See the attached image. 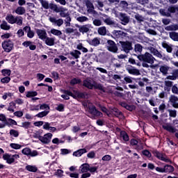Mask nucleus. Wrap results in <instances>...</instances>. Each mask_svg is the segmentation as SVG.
Returning <instances> with one entry per match:
<instances>
[{
  "mask_svg": "<svg viewBox=\"0 0 178 178\" xmlns=\"http://www.w3.org/2000/svg\"><path fill=\"white\" fill-rule=\"evenodd\" d=\"M83 106L88 108V112L92 115L93 118H102V116H104V114H102L101 111L97 110V108H95V106L92 105V104L83 103Z\"/></svg>",
  "mask_w": 178,
  "mask_h": 178,
  "instance_id": "nucleus-1",
  "label": "nucleus"
},
{
  "mask_svg": "<svg viewBox=\"0 0 178 178\" xmlns=\"http://www.w3.org/2000/svg\"><path fill=\"white\" fill-rule=\"evenodd\" d=\"M61 97L64 99H69V97H72L75 99L77 98H86L87 95L86 93L80 92L77 90H74V94L70 91H66L65 95H62Z\"/></svg>",
  "mask_w": 178,
  "mask_h": 178,
  "instance_id": "nucleus-2",
  "label": "nucleus"
},
{
  "mask_svg": "<svg viewBox=\"0 0 178 178\" xmlns=\"http://www.w3.org/2000/svg\"><path fill=\"white\" fill-rule=\"evenodd\" d=\"M140 60H143V62H146L147 63H149L150 65H154V63L156 59L154 58L151 55V54L146 52L145 54L138 56Z\"/></svg>",
  "mask_w": 178,
  "mask_h": 178,
  "instance_id": "nucleus-3",
  "label": "nucleus"
},
{
  "mask_svg": "<svg viewBox=\"0 0 178 178\" xmlns=\"http://www.w3.org/2000/svg\"><path fill=\"white\" fill-rule=\"evenodd\" d=\"M20 156L19 154H5L3 155V159L6 161L9 165H12L15 161L19 159Z\"/></svg>",
  "mask_w": 178,
  "mask_h": 178,
  "instance_id": "nucleus-4",
  "label": "nucleus"
},
{
  "mask_svg": "<svg viewBox=\"0 0 178 178\" xmlns=\"http://www.w3.org/2000/svg\"><path fill=\"white\" fill-rule=\"evenodd\" d=\"M2 47L5 52H10L13 49V42L10 40L4 41L2 43Z\"/></svg>",
  "mask_w": 178,
  "mask_h": 178,
  "instance_id": "nucleus-5",
  "label": "nucleus"
},
{
  "mask_svg": "<svg viewBox=\"0 0 178 178\" xmlns=\"http://www.w3.org/2000/svg\"><path fill=\"white\" fill-rule=\"evenodd\" d=\"M22 154H23L24 155H26V156H37V155H38L37 151H31V149L29 147L24 148L22 150Z\"/></svg>",
  "mask_w": 178,
  "mask_h": 178,
  "instance_id": "nucleus-6",
  "label": "nucleus"
},
{
  "mask_svg": "<svg viewBox=\"0 0 178 178\" xmlns=\"http://www.w3.org/2000/svg\"><path fill=\"white\" fill-rule=\"evenodd\" d=\"M107 49H108L110 52H113L114 54H116L118 52V47H116V44H115V42L112 40H108L107 44Z\"/></svg>",
  "mask_w": 178,
  "mask_h": 178,
  "instance_id": "nucleus-7",
  "label": "nucleus"
},
{
  "mask_svg": "<svg viewBox=\"0 0 178 178\" xmlns=\"http://www.w3.org/2000/svg\"><path fill=\"white\" fill-rule=\"evenodd\" d=\"M51 140H52V134L48 133L44 134L43 136H41L40 141L43 144H49V143H51Z\"/></svg>",
  "mask_w": 178,
  "mask_h": 178,
  "instance_id": "nucleus-8",
  "label": "nucleus"
},
{
  "mask_svg": "<svg viewBox=\"0 0 178 178\" xmlns=\"http://www.w3.org/2000/svg\"><path fill=\"white\" fill-rule=\"evenodd\" d=\"M115 16L117 17H119L120 20L121 21L122 24H123L124 26H126V24H127V23H129V17H127V15H126V14L121 13H120L119 15H118V14H115Z\"/></svg>",
  "mask_w": 178,
  "mask_h": 178,
  "instance_id": "nucleus-9",
  "label": "nucleus"
},
{
  "mask_svg": "<svg viewBox=\"0 0 178 178\" xmlns=\"http://www.w3.org/2000/svg\"><path fill=\"white\" fill-rule=\"evenodd\" d=\"M49 20L54 26H58V27H60V26H62V24H63V19H56V18H55V17H49Z\"/></svg>",
  "mask_w": 178,
  "mask_h": 178,
  "instance_id": "nucleus-10",
  "label": "nucleus"
},
{
  "mask_svg": "<svg viewBox=\"0 0 178 178\" xmlns=\"http://www.w3.org/2000/svg\"><path fill=\"white\" fill-rule=\"evenodd\" d=\"M122 48L124 52L128 53L129 51H131L133 49V47H131V44L130 42H122Z\"/></svg>",
  "mask_w": 178,
  "mask_h": 178,
  "instance_id": "nucleus-11",
  "label": "nucleus"
},
{
  "mask_svg": "<svg viewBox=\"0 0 178 178\" xmlns=\"http://www.w3.org/2000/svg\"><path fill=\"white\" fill-rule=\"evenodd\" d=\"M154 155L156 156V158H158V159H160V161H163V162H169V159L166 157V155L160 153L159 152H155Z\"/></svg>",
  "mask_w": 178,
  "mask_h": 178,
  "instance_id": "nucleus-12",
  "label": "nucleus"
},
{
  "mask_svg": "<svg viewBox=\"0 0 178 178\" xmlns=\"http://www.w3.org/2000/svg\"><path fill=\"white\" fill-rule=\"evenodd\" d=\"M87 42H88V44L92 47H98V45L101 44V39L99 38H95L92 40H87Z\"/></svg>",
  "mask_w": 178,
  "mask_h": 178,
  "instance_id": "nucleus-13",
  "label": "nucleus"
},
{
  "mask_svg": "<svg viewBox=\"0 0 178 178\" xmlns=\"http://www.w3.org/2000/svg\"><path fill=\"white\" fill-rule=\"evenodd\" d=\"M90 29H91V25L86 24L79 26V33H82V34H84L86 33H88L90 31Z\"/></svg>",
  "mask_w": 178,
  "mask_h": 178,
  "instance_id": "nucleus-14",
  "label": "nucleus"
},
{
  "mask_svg": "<svg viewBox=\"0 0 178 178\" xmlns=\"http://www.w3.org/2000/svg\"><path fill=\"white\" fill-rule=\"evenodd\" d=\"M36 33L38 34L39 38L40 40H42V41H44V40H45L47 38V31H45V30H42V29H38L36 31Z\"/></svg>",
  "mask_w": 178,
  "mask_h": 178,
  "instance_id": "nucleus-15",
  "label": "nucleus"
},
{
  "mask_svg": "<svg viewBox=\"0 0 178 178\" xmlns=\"http://www.w3.org/2000/svg\"><path fill=\"white\" fill-rule=\"evenodd\" d=\"M44 41L46 45H48L49 47H54V45H55V38H49L47 36Z\"/></svg>",
  "mask_w": 178,
  "mask_h": 178,
  "instance_id": "nucleus-16",
  "label": "nucleus"
},
{
  "mask_svg": "<svg viewBox=\"0 0 178 178\" xmlns=\"http://www.w3.org/2000/svg\"><path fill=\"white\" fill-rule=\"evenodd\" d=\"M170 102H171L174 108H178V97L175 95H171L169 98Z\"/></svg>",
  "mask_w": 178,
  "mask_h": 178,
  "instance_id": "nucleus-17",
  "label": "nucleus"
},
{
  "mask_svg": "<svg viewBox=\"0 0 178 178\" xmlns=\"http://www.w3.org/2000/svg\"><path fill=\"white\" fill-rule=\"evenodd\" d=\"M59 12L60 16L61 17H69V13L67 12V9L63 7H60L59 8Z\"/></svg>",
  "mask_w": 178,
  "mask_h": 178,
  "instance_id": "nucleus-18",
  "label": "nucleus"
},
{
  "mask_svg": "<svg viewBox=\"0 0 178 178\" xmlns=\"http://www.w3.org/2000/svg\"><path fill=\"white\" fill-rule=\"evenodd\" d=\"M90 165L88 163H83L79 167L81 173H86L89 171Z\"/></svg>",
  "mask_w": 178,
  "mask_h": 178,
  "instance_id": "nucleus-19",
  "label": "nucleus"
},
{
  "mask_svg": "<svg viewBox=\"0 0 178 178\" xmlns=\"http://www.w3.org/2000/svg\"><path fill=\"white\" fill-rule=\"evenodd\" d=\"M83 86L84 87H86L87 88H89L90 90H92L94 88V82L92 83L91 80L86 79L83 81Z\"/></svg>",
  "mask_w": 178,
  "mask_h": 178,
  "instance_id": "nucleus-20",
  "label": "nucleus"
},
{
  "mask_svg": "<svg viewBox=\"0 0 178 178\" xmlns=\"http://www.w3.org/2000/svg\"><path fill=\"white\" fill-rule=\"evenodd\" d=\"M24 30L27 33V37H29V38H33V37H34V32L31 31L30 26H25Z\"/></svg>",
  "mask_w": 178,
  "mask_h": 178,
  "instance_id": "nucleus-21",
  "label": "nucleus"
},
{
  "mask_svg": "<svg viewBox=\"0 0 178 178\" xmlns=\"http://www.w3.org/2000/svg\"><path fill=\"white\" fill-rule=\"evenodd\" d=\"M162 47L163 48H164L165 49H166L167 52H172V44L166 42H162Z\"/></svg>",
  "mask_w": 178,
  "mask_h": 178,
  "instance_id": "nucleus-22",
  "label": "nucleus"
},
{
  "mask_svg": "<svg viewBox=\"0 0 178 178\" xmlns=\"http://www.w3.org/2000/svg\"><path fill=\"white\" fill-rule=\"evenodd\" d=\"M16 17L12 15H8L6 17V20L10 23V24H15L16 23Z\"/></svg>",
  "mask_w": 178,
  "mask_h": 178,
  "instance_id": "nucleus-23",
  "label": "nucleus"
},
{
  "mask_svg": "<svg viewBox=\"0 0 178 178\" xmlns=\"http://www.w3.org/2000/svg\"><path fill=\"white\" fill-rule=\"evenodd\" d=\"M86 153H87V149H80L74 152L73 153V156H74L79 157V156H81V155H83V154H86Z\"/></svg>",
  "mask_w": 178,
  "mask_h": 178,
  "instance_id": "nucleus-24",
  "label": "nucleus"
},
{
  "mask_svg": "<svg viewBox=\"0 0 178 178\" xmlns=\"http://www.w3.org/2000/svg\"><path fill=\"white\" fill-rule=\"evenodd\" d=\"M149 49L151 54H153L154 56H157V58H162V54H161V53H159V51L156 50L155 48L149 47Z\"/></svg>",
  "mask_w": 178,
  "mask_h": 178,
  "instance_id": "nucleus-25",
  "label": "nucleus"
},
{
  "mask_svg": "<svg viewBox=\"0 0 178 178\" xmlns=\"http://www.w3.org/2000/svg\"><path fill=\"white\" fill-rule=\"evenodd\" d=\"M163 128L165 130H167V131H170V133H175L176 131V129L169 124H166L165 125H163Z\"/></svg>",
  "mask_w": 178,
  "mask_h": 178,
  "instance_id": "nucleus-26",
  "label": "nucleus"
},
{
  "mask_svg": "<svg viewBox=\"0 0 178 178\" xmlns=\"http://www.w3.org/2000/svg\"><path fill=\"white\" fill-rule=\"evenodd\" d=\"M15 13L19 15H24L26 13V8L22 6L17 7L15 10Z\"/></svg>",
  "mask_w": 178,
  "mask_h": 178,
  "instance_id": "nucleus-27",
  "label": "nucleus"
},
{
  "mask_svg": "<svg viewBox=\"0 0 178 178\" xmlns=\"http://www.w3.org/2000/svg\"><path fill=\"white\" fill-rule=\"evenodd\" d=\"M70 54L75 58V59H79V58H80V55H81V52H80L79 50H74L71 51Z\"/></svg>",
  "mask_w": 178,
  "mask_h": 178,
  "instance_id": "nucleus-28",
  "label": "nucleus"
},
{
  "mask_svg": "<svg viewBox=\"0 0 178 178\" xmlns=\"http://www.w3.org/2000/svg\"><path fill=\"white\" fill-rule=\"evenodd\" d=\"M113 34L118 37V38H120V37H124L126 35V33L122 31H113Z\"/></svg>",
  "mask_w": 178,
  "mask_h": 178,
  "instance_id": "nucleus-29",
  "label": "nucleus"
},
{
  "mask_svg": "<svg viewBox=\"0 0 178 178\" xmlns=\"http://www.w3.org/2000/svg\"><path fill=\"white\" fill-rule=\"evenodd\" d=\"M173 170H175V168L172 165H167L164 166V173H172Z\"/></svg>",
  "mask_w": 178,
  "mask_h": 178,
  "instance_id": "nucleus-30",
  "label": "nucleus"
},
{
  "mask_svg": "<svg viewBox=\"0 0 178 178\" xmlns=\"http://www.w3.org/2000/svg\"><path fill=\"white\" fill-rule=\"evenodd\" d=\"M142 66L143 67H150L151 69H156V67H158V66H159V64H151L150 65H148V63H147V62H144L142 64Z\"/></svg>",
  "mask_w": 178,
  "mask_h": 178,
  "instance_id": "nucleus-31",
  "label": "nucleus"
},
{
  "mask_svg": "<svg viewBox=\"0 0 178 178\" xmlns=\"http://www.w3.org/2000/svg\"><path fill=\"white\" fill-rule=\"evenodd\" d=\"M98 34L99 35H106V27L101 26L97 30Z\"/></svg>",
  "mask_w": 178,
  "mask_h": 178,
  "instance_id": "nucleus-32",
  "label": "nucleus"
},
{
  "mask_svg": "<svg viewBox=\"0 0 178 178\" xmlns=\"http://www.w3.org/2000/svg\"><path fill=\"white\" fill-rule=\"evenodd\" d=\"M103 22H104L108 26H112L113 24H115V22H113L112 18L109 17H106L105 19H103Z\"/></svg>",
  "mask_w": 178,
  "mask_h": 178,
  "instance_id": "nucleus-33",
  "label": "nucleus"
},
{
  "mask_svg": "<svg viewBox=\"0 0 178 178\" xmlns=\"http://www.w3.org/2000/svg\"><path fill=\"white\" fill-rule=\"evenodd\" d=\"M159 12L162 16H165L166 17H170L171 16L170 13L166 9H160Z\"/></svg>",
  "mask_w": 178,
  "mask_h": 178,
  "instance_id": "nucleus-34",
  "label": "nucleus"
},
{
  "mask_svg": "<svg viewBox=\"0 0 178 178\" xmlns=\"http://www.w3.org/2000/svg\"><path fill=\"white\" fill-rule=\"evenodd\" d=\"M15 108H16V104L15 102H12L10 103L7 111H9V112H11V113H13V112H15Z\"/></svg>",
  "mask_w": 178,
  "mask_h": 178,
  "instance_id": "nucleus-35",
  "label": "nucleus"
},
{
  "mask_svg": "<svg viewBox=\"0 0 178 178\" xmlns=\"http://www.w3.org/2000/svg\"><path fill=\"white\" fill-rule=\"evenodd\" d=\"M0 27L2 30H10V26L8 24V22L6 21H3L1 24L0 25Z\"/></svg>",
  "mask_w": 178,
  "mask_h": 178,
  "instance_id": "nucleus-36",
  "label": "nucleus"
},
{
  "mask_svg": "<svg viewBox=\"0 0 178 178\" xmlns=\"http://www.w3.org/2000/svg\"><path fill=\"white\" fill-rule=\"evenodd\" d=\"M168 10L169 11L170 14L176 13L177 12H178V6H170L168 8Z\"/></svg>",
  "mask_w": 178,
  "mask_h": 178,
  "instance_id": "nucleus-37",
  "label": "nucleus"
},
{
  "mask_svg": "<svg viewBox=\"0 0 178 178\" xmlns=\"http://www.w3.org/2000/svg\"><path fill=\"white\" fill-rule=\"evenodd\" d=\"M26 170H28V172H35L38 170V168L35 165H26Z\"/></svg>",
  "mask_w": 178,
  "mask_h": 178,
  "instance_id": "nucleus-38",
  "label": "nucleus"
},
{
  "mask_svg": "<svg viewBox=\"0 0 178 178\" xmlns=\"http://www.w3.org/2000/svg\"><path fill=\"white\" fill-rule=\"evenodd\" d=\"M134 51L136 54H141L143 51V46L140 44H135Z\"/></svg>",
  "mask_w": 178,
  "mask_h": 178,
  "instance_id": "nucleus-39",
  "label": "nucleus"
},
{
  "mask_svg": "<svg viewBox=\"0 0 178 178\" xmlns=\"http://www.w3.org/2000/svg\"><path fill=\"white\" fill-rule=\"evenodd\" d=\"M49 8H50V9H52V10H54V12H56V13H59V9L60 8V7H58L56 4L54 3H50Z\"/></svg>",
  "mask_w": 178,
  "mask_h": 178,
  "instance_id": "nucleus-40",
  "label": "nucleus"
},
{
  "mask_svg": "<svg viewBox=\"0 0 178 178\" xmlns=\"http://www.w3.org/2000/svg\"><path fill=\"white\" fill-rule=\"evenodd\" d=\"M165 30L167 31H176V30H178V26L177 25H170L165 28Z\"/></svg>",
  "mask_w": 178,
  "mask_h": 178,
  "instance_id": "nucleus-41",
  "label": "nucleus"
},
{
  "mask_svg": "<svg viewBox=\"0 0 178 178\" xmlns=\"http://www.w3.org/2000/svg\"><path fill=\"white\" fill-rule=\"evenodd\" d=\"M168 71H169V67H168V65H163L160 67V72L163 74H166Z\"/></svg>",
  "mask_w": 178,
  "mask_h": 178,
  "instance_id": "nucleus-42",
  "label": "nucleus"
},
{
  "mask_svg": "<svg viewBox=\"0 0 178 178\" xmlns=\"http://www.w3.org/2000/svg\"><path fill=\"white\" fill-rule=\"evenodd\" d=\"M120 137L123 138L124 141H129V135L124 131H122L120 132Z\"/></svg>",
  "mask_w": 178,
  "mask_h": 178,
  "instance_id": "nucleus-43",
  "label": "nucleus"
},
{
  "mask_svg": "<svg viewBox=\"0 0 178 178\" xmlns=\"http://www.w3.org/2000/svg\"><path fill=\"white\" fill-rule=\"evenodd\" d=\"M50 33L53 34V35H56L57 37L62 35V31L55 29H51Z\"/></svg>",
  "mask_w": 178,
  "mask_h": 178,
  "instance_id": "nucleus-44",
  "label": "nucleus"
},
{
  "mask_svg": "<svg viewBox=\"0 0 178 178\" xmlns=\"http://www.w3.org/2000/svg\"><path fill=\"white\" fill-rule=\"evenodd\" d=\"M99 109H100V111H102V112H103V113H106V115H107V116H110L111 111H109V110L106 109V108L105 106H99Z\"/></svg>",
  "mask_w": 178,
  "mask_h": 178,
  "instance_id": "nucleus-45",
  "label": "nucleus"
},
{
  "mask_svg": "<svg viewBox=\"0 0 178 178\" xmlns=\"http://www.w3.org/2000/svg\"><path fill=\"white\" fill-rule=\"evenodd\" d=\"M86 6L88 8V12H94V6L92 5V3H91V1H87Z\"/></svg>",
  "mask_w": 178,
  "mask_h": 178,
  "instance_id": "nucleus-46",
  "label": "nucleus"
},
{
  "mask_svg": "<svg viewBox=\"0 0 178 178\" xmlns=\"http://www.w3.org/2000/svg\"><path fill=\"white\" fill-rule=\"evenodd\" d=\"M170 38L174 41H178V33L176 32L170 33Z\"/></svg>",
  "mask_w": 178,
  "mask_h": 178,
  "instance_id": "nucleus-47",
  "label": "nucleus"
},
{
  "mask_svg": "<svg viewBox=\"0 0 178 178\" xmlns=\"http://www.w3.org/2000/svg\"><path fill=\"white\" fill-rule=\"evenodd\" d=\"M2 75L4 76H10L12 71L10 70L4 69L1 70Z\"/></svg>",
  "mask_w": 178,
  "mask_h": 178,
  "instance_id": "nucleus-48",
  "label": "nucleus"
},
{
  "mask_svg": "<svg viewBox=\"0 0 178 178\" xmlns=\"http://www.w3.org/2000/svg\"><path fill=\"white\" fill-rule=\"evenodd\" d=\"M110 113H113L114 116H117V117L122 115V113L119 111L118 108H113L112 111H110Z\"/></svg>",
  "mask_w": 178,
  "mask_h": 178,
  "instance_id": "nucleus-49",
  "label": "nucleus"
},
{
  "mask_svg": "<svg viewBox=\"0 0 178 178\" xmlns=\"http://www.w3.org/2000/svg\"><path fill=\"white\" fill-rule=\"evenodd\" d=\"M10 147L13 148V149H20V148H22V145L17 143H10Z\"/></svg>",
  "mask_w": 178,
  "mask_h": 178,
  "instance_id": "nucleus-50",
  "label": "nucleus"
},
{
  "mask_svg": "<svg viewBox=\"0 0 178 178\" xmlns=\"http://www.w3.org/2000/svg\"><path fill=\"white\" fill-rule=\"evenodd\" d=\"M129 73L130 74H136V76H138V74H140V71L137 69L131 68L129 70Z\"/></svg>",
  "mask_w": 178,
  "mask_h": 178,
  "instance_id": "nucleus-51",
  "label": "nucleus"
},
{
  "mask_svg": "<svg viewBox=\"0 0 178 178\" xmlns=\"http://www.w3.org/2000/svg\"><path fill=\"white\" fill-rule=\"evenodd\" d=\"M77 22L80 23H83V22H88V18L86 16L78 17L76 18Z\"/></svg>",
  "mask_w": 178,
  "mask_h": 178,
  "instance_id": "nucleus-52",
  "label": "nucleus"
},
{
  "mask_svg": "<svg viewBox=\"0 0 178 178\" xmlns=\"http://www.w3.org/2000/svg\"><path fill=\"white\" fill-rule=\"evenodd\" d=\"M93 88H96V90H104V86L101 83L93 82Z\"/></svg>",
  "mask_w": 178,
  "mask_h": 178,
  "instance_id": "nucleus-53",
  "label": "nucleus"
},
{
  "mask_svg": "<svg viewBox=\"0 0 178 178\" xmlns=\"http://www.w3.org/2000/svg\"><path fill=\"white\" fill-rule=\"evenodd\" d=\"M10 136H12V137H19V131H16L15 129L10 130Z\"/></svg>",
  "mask_w": 178,
  "mask_h": 178,
  "instance_id": "nucleus-54",
  "label": "nucleus"
},
{
  "mask_svg": "<svg viewBox=\"0 0 178 178\" xmlns=\"http://www.w3.org/2000/svg\"><path fill=\"white\" fill-rule=\"evenodd\" d=\"M80 130H81V128L79 124L72 127V133H79Z\"/></svg>",
  "mask_w": 178,
  "mask_h": 178,
  "instance_id": "nucleus-55",
  "label": "nucleus"
},
{
  "mask_svg": "<svg viewBox=\"0 0 178 178\" xmlns=\"http://www.w3.org/2000/svg\"><path fill=\"white\" fill-rule=\"evenodd\" d=\"M72 22V18L70 16L66 17L65 19V27H70V22Z\"/></svg>",
  "mask_w": 178,
  "mask_h": 178,
  "instance_id": "nucleus-56",
  "label": "nucleus"
},
{
  "mask_svg": "<svg viewBox=\"0 0 178 178\" xmlns=\"http://www.w3.org/2000/svg\"><path fill=\"white\" fill-rule=\"evenodd\" d=\"M15 23L18 24V26H22L23 24V19L22 17H16Z\"/></svg>",
  "mask_w": 178,
  "mask_h": 178,
  "instance_id": "nucleus-57",
  "label": "nucleus"
},
{
  "mask_svg": "<svg viewBox=\"0 0 178 178\" xmlns=\"http://www.w3.org/2000/svg\"><path fill=\"white\" fill-rule=\"evenodd\" d=\"M37 92L34 91V92H27L26 97H27V98H31V97H37Z\"/></svg>",
  "mask_w": 178,
  "mask_h": 178,
  "instance_id": "nucleus-58",
  "label": "nucleus"
},
{
  "mask_svg": "<svg viewBox=\"0 0 178 178\" xmlns=\"http://www.w3.org/2000/svg\"><path fill=\"white\" fill-rule=\"evenodd\" d=\"M93 24L96 26H102V21L98 19H93Z\"/></svg>",
  "mask_w": 178,
  "mask_h": 178,
  "instance_id": "nucleus-59",
  "label": "nucleus"
},
{
  "mask_svg": "<svg viewBox=\"0 0 178 178\" xmlns=\"http://www.w3.org/2000/svg\"><path fill=\"white\" fill-rule=\"evenodd\" d=\"M31 124V122H22L19 127H24V129H29V128H30Z\"/></svg>",
  "mask_w": 178,
  "mask_h": 178,
  "instance_id": "nucleus-60",
  "label": "nucleus"
},
{
  "mask_svg": "<svg viewBox=\"0 0 178 178\" xmlns=\"http://www.w3.org/2000/svg\"><path fill=\"white\" fill-rule=\"evenodd\" d=\"M120 6L123 9H127V6H129V3H127L126 1H120Z\"/></svg>",
  "mask_w": 178,
  "mask_h": 178,
  "instance_id": "nucleus-61",
  "label": "nucleus"
},
{
  "mask_svg": "<svg viewBox=\"0 0 178 178\" xmlns=\"http://www.w3.org/2000/svg\"><path fill=\"white\" fill-rule=\"evenodd\" d=\"M49 111H42L36 115L37 118H44V116H47L48 115Z\"/></svg>",
  "mask_w": 178,
  "mask_h": 178,
  "instance_id": "nucleus-62",
  "label": "nucleus"
},
{
  "mask_svg": "<svg viewBox=\"0 0 178 178\" xmlns=\"http://www.w3.org/2000/svg\"><path fill=\"white\" fill-rule=\"evenodd\" d=\"M42 6L44 8V9H49V3L47 1L42 0L41 1Z\"/></svg>",
  "mask_w": 178,
  "mask_h": 178,
  "instance_id": "nucleus-63",
  "label": "nucleus"
},
{
  "mask_svg": "<svg viewBox=\"0 0 178 178\" xmlns=\"http://www.w3.org/2000/svg\"><path fill=\"white\" fill-rule=\"evenodd\" d=\"M60 152L61 155H67L72 152V150L67 149H61Z\"/></svg>",
  "mask_w": 178,
  "mask_h": 178,
  "instance_id": "nucleus-64",
  "label": "nucleus"
}]
</instances>
